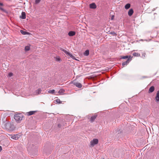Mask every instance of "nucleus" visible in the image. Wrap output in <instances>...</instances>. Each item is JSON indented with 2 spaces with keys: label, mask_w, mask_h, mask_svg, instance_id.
<instances>
[{
  "label": "nucleus",
  "mask_w": 159,
  "mask_h": 159,
  "mask_svg": "<svg viewBox=\"0 0 159 159\" xmlns=\"http://www.w3.org/2000/svg\"><path fill=\"white\" fill-rule=\"evenodd\" d=\"M4 126L5 128L8 130L12 131L14 129L13 125L10 122H7L5 123Z\"/></svg>",
  "instance_id": "f257e3e1"
},
{
  "label": "nucleus",
  "mask_w": 159,
  "mask_h": 159,
  "mask_svg": "<svg viewBox=\"0 0 159 159\" xmlns=\"http://www.w3.org/2000/svg\"><path fill=\"white\" fill-rule=\"evenodd\" d=\"M23 116L21 114H17L15 115L14 116V118L15 120L20 122L22 120Z\"/></svg>",
  "instance_id": "f03ea898"
},
{
  "label": "nucleus",
  "mask_w": 159,
  "mask_h": 159,
  "mask_svg": "<svg viewBox=\"0 0 159 159\" xmlns=\"http://www.w3.org/2000/svg\"><path fill=\"white\" fill-rule=\"evenodd\" d=\"M98 140L96 139H93L90 142V145L92 146H93L98 143Z\"/></svg>",
  "instance_id": "7ed1b4c3"
},
{
  "label": "nucleus",
  "mask_w": 159,
  "mask_h": 159,
  "mask_svg": "<svg viewBox=\"0 0 159 159\" xmlns=\"http://www.w3.org/2000/svg\"><path fill=\"white\" fill-rule=\"evenodd\" d=\"M21 136V134H18L12 135L11 137V138L15 140H16L18 139Z\"/></svg>",
  "instance_id": "20e7f679"
},
{
  "label": "nucleus",
  "mask_w": 159,
  "mask_h": 159,
  "mask_svg": "<svg viewBox=\"0 0 159 159\" xmlns=\"http://www.w3.org/2000/svg\"><path fill=\"white\" fill-rule=\"evenodd\" d=\"M72 84L76 87L79 88H80L82 87V85L80 83L74 81L72 82Z\"/></svg>",
  "instance_id": "39448f33"
},
{
  "label": "nucleus",
  "mask_w": 159,
  "mask_h": 159,
  "mask_svg": "<svg viewBox=\"0 0 159 159\" xmlns=\"http://www.w3.org/2000/svg\"><path fill=\"white\" fill-rule=\"evenodd\" d=\"M132 60L131 58H129L127 59L126 61L123 62L122 63V65L123 66H125L129 62Z\"/></svg>",
  "instance_id": "423d86ee"
},
{
  "label": "nucleus",
  "mask_w": 159,
  "mask_h": 159,
  "mask_svg": "<svg viewBox=\"0 0 159 159\" xmlns=\"http://www.w3.org/2000/svg\"><path fill=\"white\" fill-rule=\"evenodd\" d=\"M155 99L156 102H159V90L157 91Z\"/></svg>",
  "instance_id": "0eeeda50"
},
{
  "label": "nucleus",
  "mask_w": 159,
  "mask_h": 159,
  "mask_svg": "<svg viewBox=\"0 0 159 159\" xmlns=\"http://www.w3.org/2000/svg\"><path fill=\"white\" fill-rule=\"evenodd\" d=\"M89 7L91 9H94L96 8L97 6L94 3H93L90 4Z\"/></svg>",
  "instance_id": "6e6552de"
},
{
  "label": "nucleus",
  "mask_w": 159,
  "mask_h": 159,
  "mask_svg": "<svg viewBox=\"0 0 159 159\" xmlns=\"http://www.w3.org/2000/svg\"><path fill=\"white\" fill-rule=\"evenodd\" d=\"M133 57H131L130 55H126L125 56H120V59H128L129 58H131Z\"/></svg>",
  "instance_id": "1a4fd4ad"
},
{
  "label": "nucleus",
  "mask_w": 159,
  "mask_h": 159,
  "mask_svg": "<svg viewBox=\"0 0 159 159\" xmlns=\"http://www.w3.org/2000/svg\"><path fill=\"white\" fill-rule=\"evenodd\" d=\"M75 32L74 31H70L68 33V35L70 36H72L75 35Z\"/></svg>",
  "instance_id": "9d476101"
},
{
  "label": "nucleus",
  "mask_w": 159,
  "mask_h": 159,
  "mask_svg": "<svg viewBox=\"0 0 159 159\" xmlns=\"http://www.w3.org/2000/svg\"><path fill=\"white\" fill-rule=\"evenodd\" d=\"M42 91V90L41 89L39 88L37 90H36L34 92V94L35 95H38L40 94Z\"/></svg>",
  "instance_id": "9b49d317"
},
{
  "label": "nucleus",
  "mask_w": 159,
  "mask_h": 159,
  "mask_svg": "<svg viewBox=\"0 0 159 159\" xmlns=\"http://www.w3.org/2000/svg\"><path fill=\"white\" fill-rule=\"evenodd\" d=\"M97 116V115H95L93 116H91L90 118V121L92 122H93L94 121L95 119H96Z\"/></svg>",
  "instance_id": "f8f14e48"
},
{
  "label": "nucleus",
  "mask_w": 159,
  "mask_h": 159,
  "mask_svg": "<svg viewBox=\"0 0 159 159\" xmlns=\"http://www.w3.org/2000/svg\"><path fill=\"white\" fill-rule=\"evenodd\" d=\"M20 18L22 19H25L26 18L25 13L24 12H22L21 13V15L20 16Z\"/></svg>",
  "instance_id": "ddd939ff"
},
{
  "label": "nucleus",
  "mask_w": 159,
  "mask_h": 159,
  "mask_svg": "<svg viewBox=\"0 0 159 159\" xmlns=\"http://www.w3.org/2000/svg\"><path fill=\"white\" fill-rule=\"evenodd\" d=\"M155 88L153 86H151L149 89L148 93H150L153 92Z\"/></svg>",
  "instance_id": "4468645a"
},
{
  "label": "nucleus",
  "mask_w": 159,
  "mask_h": 159,
  "mask_svg": "<svg viewBox=\"0 0 159 159\" xmlns=\"http://www.w3.org/2000/svg\"><path fill=\"white\" fill-rule=\"evenodd\" d=\"M134 13V11L132 9H129L128 12V15L129 16H131Z\"/></svg>",
  "instance_id": "2eb2a0df"
},
{
  "label": "nucleus",
  "mask_w": 159,
  "mask_h": 159,
  "mask_svg": "<svg viewBox=\"0 0 159 159\" xmlns=\"http://www.w3.org/2000/svg\"><path fill=\"white\" fill-rule=\"evenodd\" d=\"M36 112V111H32L27 112L26 113L28 116H31L34 114Z\"/></svg>",
  "instance_id": "dca6fc26"
},
{
  "label": "nucleus",
  "mask_w": 159,
  "mask_h": 159,
  "mask_svg": "<svg viewBox=\"0 0 159 159\" xmlns=\"http://www.w3.org/2000/svg\"><path fill=\"white\" fill-rule=\"evenodd\" d=\"M66 54L67 56H69L70 57L72 58V59H74L76 60L75 58V57L73 56V55L71 54L70 53L68 52H67V53H66Z\"/></svg>",
  "instance_id": "f3484780"
},
{
  "label": "nucleus",
  "mask_w": 159,
  "mask_h": 159,
  "mask_svg": "<svg viewBox=\"0 0 159 159\" xmlns=\"http://www.w3.org/2000/svg\"><path fill=\"white\" fill-rule=\"evenodd\" d=\"M3 3L0 2V6H3ZM0 10H1L2 11L5 12H6V13L7 12L6 10L5 9H4L3 8H2L1 7H0Z\"/></svg>",
  "instance_id": "a211bd4d"
},
{
  "label": "nucleus",
  "mask_w": 159,
  "mask_h": 159,
  "mask_svg": "<svg viewBox=\"0 0 159 159\" xmlns=\"http://www.w3.org/2000/svg\"><path fill=\"white\" fill-rule=\"evenodd\" d=\"M89 54V50H86L84 53V55L85 56H88Z\"/></svg>",
  "instance_id": "6ab92c4d"
},
{
  "label": "nucleus",
  "mask_w": 159,
  "mask_h": 159,
  "mask_svg": "<svg viewBox=\"0 0 159 159\" xmlns=\"http://www.w3.org/2000/svg\"><path fill=\"white\" fill-rule=\"evenodd\" d=\"M65 92V90L64 89H60V90H59L58 93L59 94H62L64 93Z\"/></svg>",
  "instance_id": "aec40b11"
},
{
  "label": "nucleus",
  "mask_w": 159,
  "mask_h": 159,
  "mask_svg": "<svg viewBox=\"0 0 159 159\" xmlns=\"http://www.w3.org/2000/svg\"><path fill=\"white\" fill-rule=\"evenodd\" d=\"M133 55L134 57H139L140 55L139 53L135 52L133 53Z\"/></svg>",
  "instance_id": "412c9836"
},
{
  "label": "nucleus",
  "mask_w": 159,
  "mask_h": 159,
  "mask_svg": "<svg viewBox=\"0 0 159 159\" xmlns=\"http://www.w3.org/2000/svg\"><path fill=\"white\" fill-rule=\"evenodd\" d=\"M130 7V4L129 3H127L125 6V8L126 9H129Z\"/></svg>",
  "instance_id": "4be33fe9"
},
{
  "label": "nucleus",
  "mask_w": 159,
  "mask_h": 159,
  "mask_svg": "<svg viewBox=\"0 0 159 159\" xmlns=\"http://www.w3.org/2000/svg\"><path fill=\"white\" fill-rule=\"evenodd\" d=\"M20 33L23 35H25L27 34L28 33L23 30H20Z\"/></svg>",
  "instance_id": "5701e85b"
},
{
  "label": "nucleus",
  "mask_w": 159,
  "mask_h": 159,
  "mask_svg": "<svg viewBox=\"0 0 159 159\" xmlns=\"http://www.w3.org/2000/svg\"><path fill=\"white\" fill-rule=\"evenodd\" d=\"M55 92V90L54 89H52L49 90L48 91V92L49 93H51V94H53Z\"/></svg>",
  "instance_id": "b1692460"
},
{
  "label": "nucleus",
  "mask_w": 159,
  "mask_h": 159,
  "mask_svg": "<svg viewBox=\"0 0 159 159\" xmlns=\"http://www.w3.org/2000/svg\"><path fill=\"white\" fill-rule=\"evenodd\" d=\"M146 55L145 53L143 52L142 53V57L143 58V59H144L146 57Z\"/></svg>",
  "instance_id": "393cba45"
},
{
  "label": "nucleus",
  "mask_w": 159,
  "mask_h": 159,
  "mask_svg": "<svg viewBox=\"0 0 159 159\" xmlns=\"http://www.w3.org/2000/svg\"><path fill=\"white\" fill-rule=\"evenodd\" d=\"M25 51H27L30 50V47L28 46H26L25 47Z\"/></svg>",
  "instance_id": "a878e982"
},
{
  "label": "nucleus",
  "mask_w": 159,
  "mask_h": 159,
  "mask_svg": "<svg viewBox=\"0 0 159 159\" xmlns=\"http://www.w3.org/2000/svg\"><path fill=\"white\" fill-rule=\"evenodd\" d=\"M60 49L61 51L64 52L66 54V53H67V51H66L64 49L62 48H61Z\"/></svg>",
  "instance_id": "bb28decb"
},
{
  "label": "nucleus",
  "mask_w": 159,
  "mask_h": 159,
  "mask_svg": "<svg viewBox=\"0 0 159 159\" xmlns=\"http://www.w3.org/2000/svg\"><path fill=\"white\" fill-rule=\"evenodd\" d=\"M56 60L57 61H61V59L59 57H56Z\"/></svg>",
  "instance_id": "cd10ccee"
},
{
  "label": "nucleus",
  "mask_w": 159,
  "mask_h": 159,
  "mask_svg": "<svg viewBox=\"0 0 159 159\" xmlns=\"http://www.w3.org/2000/svg\"><path fill=\"white\" fill-rule=\"evenodd\" d=\"M40 1L41 0H35V3L36 4H38L40 2Z\"/></svg>",
  "instance_id": "c85d7f7f"
},
{
  "label": "nucleus",
  "mask_w": 159,
  "mask_h": 159,
  "mask_svg": "<svg viewBox=\"0 0 159 159\" xmlns=\"http://www.w3.org/2000/svg\"><path fill=\"white\" fill-rule=\"evenodd\" d=\"M56 102L57 103H61V101L59 99H57L56 100Z\"/></svg>",
  "instance_id": "c756f323"
},
{
  "label": "nucleus",
  "mask_w": 159,
  "mask_h": 159,
  "mask_svg": "<svg viewBox=\"0 0 159 159\" xmlns=\"http://www.w3.org/2000/svg\"><path fill=\"white\" fill-rule=\"evenodd\" d=\"M13 75V74L11 72H10L9 73L8 75L9 76L11 77Z\"/></svg>",
  "instance_id": "7c9ffc66"
},
{
  "label": "nucleus",
  "mask_w": 159,
  "mask_h": 159,
  "mask_svg": "<svg viewBox=\"0 0 159 159\" xmlns=\"http://www.w3.org/2000/svg\"><path fill=\"white\" fill-rule=\"evenodd\" d=\"M111 34L114 35H116V33L114 31H113L111 33Z\"/></svg>",
  "instance_id": "2f4dec72"
},
{
  "label": "nucleus",
  "mask_w": 159,
  "mask_h": 159,
  "mask_svg": "<svg viewBox=\"0 0 159 159\" xmlns=\"http://www.w3.org/2000/svg\"><path fill=\"white\" fill-rule=\"evenodd\" d=\"M114 16H112V17H111V20H112L113 19V18H114Z\"/></svg>",
  "instance_id": "473e14b6"
},
{
  "label": "nucleus",
  "mask_w": 159,
  "mask_h": 159,
  "mask_svg": "<svg viewBox=\"0 0 159 159\" xmlns=\"http://www.w3.org/2000/svg\"><path fill=\"white\" fill-rule=\"evenodd\" d=\"M2 149V148L1 146H0V152L1 151Z\"/></svg>",
  "instance_id": "72a5a7b5"
},
{
  "label": "nucleus",
  "mask_w": 159,
  "mask_h": 159,
  "mask_svg": "<svg viewBox=\"0 0 159 159\" xmlns=\"http://www.w3.org/2000/svg\"><path fill=\"white\" fill-rule=\"evenodd\" d=\"M58 127H60L61 126V125L60 124H58Z\"/></svg>",
  "instance_id": "f704fd0d"
},
{
  "label": "nucleus",
  "mask_w": 159,
  "mask_h": 159,
  "mask_svg": "<svg viewBox=\"0 0 159 159\" xmlns=\"http://www.w3.org/2000/svg\"><path fill=\"white\" fill-rule=\"evenodd\" d=\"M104 159V158H103V159Z\"/></svg>",
  "instance_id": "c9c22d12"
}]
</instances>
